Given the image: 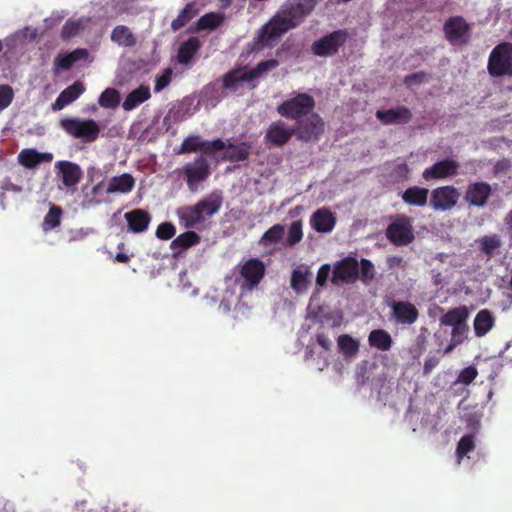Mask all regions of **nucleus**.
I'll return each instance as SVG.
<instances>
[{
    "label": "nucleus",
    "mask_w": 512,
    "mask_h": 512,
    "mask_svg": "<svg viewBox=\"0 0 512 512\" xmlns=\"http://www.w3.org/2000/svg\"><path fill=\"white\" fill-rule=\"evenodd\" d=\"M62 209L53 205L45 215L42 228L44 231H50L58 227L61 223Z\"/></svg>",
    "instance_id": "39"
},
{
    "label": "nucleus",
    "mask_w": 512,
    "mask_h": 512,
    "mask_svg": "<svg viewBox=\"0 0 512 512\" xmlns=\"http://www.w3.org/2000/svg\"><path fill=\"white\" fill-rule=\"evenodd\" d=\"M200 41L197 37H191L183 42L178 50V61L181 64H188L200 48Z\"/></svg>",
    "instance_id": "36"
},
{
    "label": "nucleus",
    "mask_w": 512,
    "mask_h": 512,
    "mask_svg": "<svg viewBox=\"0 0 512 512\" xmlns=\"http://www.w3.org/2000/svg\"><path fill=\"white\" fill-rule=\"evenodd\" d=\"M278 66L279 61L277 59H269L259 62L255 68L249 71L228 72L226 73V90L237 91L244 86L252 89L255 85L251 83L255 78L274 70Z\"/></svg>",
    "instance_id": "5"
},
{
    "label": "nucleus",
    "mask_w": 512,
    "mask_h": 512,
    "mask_svg": "<svg viewBox=\"0 0 512 512\" xmlns=\"http://www.w3.org/2000/svg\"><path fill=\"white\" fill-rule=\"evenodd\" d=\"M460 198L457 188L452 185L437 187L432 190L429 205L435 211L445 212L456 206Z\"/></svg>",
    "instance_id": "12"
},
{
    "label": "nucleus",
    "mask_w": 512,
    "mask_h": 512,
    "mask_svg": "<svg viewBox=\"0 0 512 512\" xmlns=\"http://www.w3.org/2000/svg\"><path fill=\"white\" fill-rule=\"evenodd\" d=\"M456 344H454L453 342H451V344L445 349L444 353H449L453 350L454 346Z\"/></svg>",
    "instance_id": "64"
},
{
    "label": "nucleus",
    "mask_w": 512,
    "mask_h": 512,
    "mask_svg": "<svg viewBox=\"0 0 512 512\" xmlns=\"http://www.w3.org/2000/svg\"><path fill=\"white\" fill-rule=\"evenodd\" d=\"M98 103L103 108H116L120 103V94L114 88H107L101 93Z\"/></svg>",
    "instance_id": "40"
},
{
    "label": "nucleus",
    "mask_w": 512,
    "mask_h": 512,
    "mask_svg": "<svg viewBox=\"0 0 512 512\" xmlns=\"http://www.w3.org/2000/svg\"><path fill=\"white\" fill-rule=\"evenodd\" d=\"M468 331L469 327L466 323L452 328L451 342L454 344H461L465 340Z\"/></svg>",
    "instance_id": "52"
},
{
    "label": "nucleus",
    "mask_w": 512,
    "mask_h": 512,
    "mask_svg": "<svg viewBox=\"0 0 512 512\" xmlns=\"http://www.w3.org/2000/svg\"><path fill=\"white\" fill-rule=\"evenodd\" d=\"M471 30V25L462 16H452L443 25L445 38L453 46L467 45L471 39Z\"/></svg>",
    "instance_id": "10"
},
{
    "label": "nucleus",
    "mask_w": 512,
    "mask_h": 512,
    "mask_svg": "<svg viewBox=\"0 0 512 512\" xmlns=\"http://www.w3.org/2000/svg\"><path fill=\"white\" fill-rule=\"evenodd\" d=\"M102 184H103V183H102V182H100V183H98L97 185H95V186L92 188V194H93V195L98 194V192H99V190H100V188H101Z\"/></svg>",
    "instance_id": "61"
},
{
    "label": "nucleus",
    "mask_w": 512,
    "mask_h": 512,
    "mask_svg": "<svg viewBox=\"0 0 512 512\" xmlns=\"http://www.w3.org/2000/svg\"><path fill=\"white\" fill-rule=\"evenodd\" d=\"M487 70L491 77H512V43L501 42L490 52Z\"/></svg>",
    "instance_id": "7"
},
{
    "label": "nucleus",
    "mask_w": 512,
    "mask_h": 512,
    "mask_svg": "<svg viewBox=\"0 0 512 512\" xmlns=\"http://www.w3.org/2000/svg\"><path fill=\"white\" fill-rule=\"evenodd\" d=\"M320 121L317 116L309 123L288 126L283 120H277L270 124L265 134V141L273 147H282L289 142L292 136L297 140L308 143L313 142V137L320 129Z\"/></svg>",
    "instance_id": "3"
},
{
    "label": "nucleus",
    "mask_w": 512,
    "mask_h": 512,
    "mask_svg": "<svg viewBox=\"0 0 512 512\" xmlns=\"http://www.w3.org/2000/svg\"><path fill=\"white\" fill-rule=\"evenodd\" d=\"M130 260L129 256L125 253H117L115 256V261L120 263H127Z\"/></svg>",
    "instance_id": "60"
},
{
    "label": "nucleus",
    "mask_w": 512,
    "mask_h": 512,
    "mask_svg": "<svg viewBox=\"0 0 512 512\" xmlns=\"http://www.w3.org/2000/svg\"><path fill=\"white\" fill-rule=\"evenodd\" d=\"M13 97V89L9 85H0V111L11 104Z\"/></svg>",
    "instance_id": "49"
},
{
    "label": "nucleus",
    "mask_w": 512,
    "mask_h": 512,
    "mask_svg": "<svg viewBox=\"0 0 512 512\" xmlns=\"http://www.w3.org/2000/svg\"><path fill=\"white\" fill-rule=\"evenodd\" d=\"M156 237L160 240H170L176 234V228L171 222H163L156 229Z\"/></svg>",
    "instance_id": "46"
},
{
    "label": "nucleus",
    "mask_w": 512,
    "mask_h": 512,
    "mask_svg": "<svg viewBox=\"0 0 512 512\" xmlns=\"http://www.w3.org/2000/svg\"><path fill=\"white\" fill-rule=\"evenodd\" d=\"M88 55V50L84 48H77L67 54H59L54 60L53 70L55 73L69 70L76 62L86 60Z\"/></svg>",
    "instance_id": "24"
},
{
    "label": "nucleus",
    "mask_w": 512,
    "mask_h": 512,
    "mask_svg": "<svg viewBox=\"0 0 512 512\" xmlns=\"http://www.w3.org/2000/svg\"><path fill=\"white\" fill-rule=\"evenodd\" d=\"M338 347L346 358H352L359 352V343L350 335L344 334L338 337Z\"/></svg>",
    "instance_id": "38"
},
{
    "label": "nucleus",
    "mask_w": 512,
    "mask_h": 512,
    "mask_svg": "<svg viewBox=\"0 0 512 512\" xmlns=\"http://www.w3.org/2000/svg\"><path fill=\"white\" fill-rule=\"evenodd\" d=\"M507 223L509 227L512 229V211L508 214Z\"/></svg>",
    "instance_id": "63"
},
{
    "label": "nucleus",
    "mask_w": 512,
    "mask_h": 512,
    "mask_svg": "<svg viewBox=\"0 0 512 512\" xmlns=\"http://www.w3.org/2000/svg\"><path fill=\"white\" fill-rule=\"evenodd\" d=\"M310 271L308 269L297 268L294 269L291 275V287L292 289L299 291L308 285V276Z\"/></svg>",
    "instance_id": "42"
},
{
    "label": "nucleus",
    "mask_w": 512,
    "mask_h": 512,
    "mask_svg": "<svg viewBox=\"0 0 512 512\" xmlns=\"http://www.w3.org/2000/svg\"><path fill=\"white\" fill-rule=\"evenodd\" d=\"M18 162L27 169H34L41 163H50L53 154L50 152H39L35 148H25L18 154Z\"/></svg>",
    "instance_id": "21"
},
{
    "label": "nucleus",
    "mask_w": 512,
    "mask_h": 512,
    "mask_svg": "<svg viewBox=\"0 0 512 512\" xmlns=\"http://www.w3.org/2000/svg\"><path fill=\"white\" fill-rule=\"evenodd\" d=\"M135 179L129 173L112 177L107 185L106 192L108 194L122 193L126 194L133 190Z\"/></svg>",
    "instance_id": "28"
},
{
    "label": "nucleus",
    "mask_w": 512,
    "mask_h": 512,
    "mask_svg": "<svg viewBox=\"0 0 512 512\" xmlns=\"http://www.w3.org/2000/svg\"><path fill=\"white\" fill-rule=\"evenodd\" d=\"M391 319L397 325L410 326L419 318V310L409 301H392L390 304Z\"/></svg>",
    "instance_id": "16"
},
{
    "label": "nucleus",
    "mask_w": 512,
    "mask_h": 512,
    "mask_svg": "<svg viewBox=\"0 0 512 512\" xmlns=\"http://www.w3.org/2000/svg\"><path fill=\"white\" fill-rule=\"evenodd\" d=\"M359 277V262L347 256L334 265L331 282L335 285L354 283Z\"/></svg>",
    "instance_id": "14"
},
{
    "label": "nucleus",
    "mask_w": 512,
    "mask_h": 512,
    "mask_svg": "<svg viewBox=\"0 0 512 512\" xmlns=\"http://www.w3.org/2000/svg\"><path fill=\"white\" fill-rule=\"evenodd\" d=\"M81 29V23L79 21H67L61 30V37L64 40H68L76 36Z\"/></svg>",
    "instance_id": "47"
},
{
    "label": "nucleus",
    "mask_w": 512,
    "mask_h": 512,
    "mask_svg": "<svg viewBox=\"0 0 512 512\" xmlns=\"http://www.w3.org/2000/svg\"><path fill=\"white\" fill-rule=\"evenodd\" d=\"M475 448L474 436L471 434L464 435L460 438L457 448L456 454L459 459H462L469 452L473 451Z\"/></svg>",
    "instance_id": "43"
},
{
    "label": "nucleus",
    "mask_w": 512,
    "mask_h": 512,
    "mask_svg": "<svg viewBox=\"0 0 512 512\" xmlns=\"http://www.w3.org/2000/svg\"><path fill=\"white\" fill-rule=\"evenodd\" d=\"M458 170L459 163L454 159L446 158L424 169L422 177L426 181L447 179L455 177Z\"/></svg>",
    "instance_id": "17"
},
{
    "label": "nucleus",
    "mask_w": 512,
    "mask_h": 512,
    "mask_svg": "<svg viewBox=\"0 0 512 512\" xmlns=\"http://www.w3.org/2000/svg\"><path fill=\"white\" fill-rule=\"evenodd\" d=\"M330 272H331V267L329 264H323L319 268V270L317 272V276H316V284L319 287L326 286Z\"/></svg>",
    "instance_id": "55"
},
{
    "label": "nucleus",
    "mask_w": 512,
    "mask_h": 512,
    "mask_svg": "<svg viewBox=\"0 0 512 512\" xmlns=\"http://www.w3.org/2000/svg\"><path fill=\"white\" fill-rule=\"evenodd\" d=\"M128 228L133 233L145 232L151 222L150 214L143 209H134L124 215Z\"/></svg>",
    "instance_id": "23"
},
{
    "label": "nucleus",
    "mask_w": 512,
    "mask_h": 512,
    "mask_svg": "<svg viewBox=\"0 0 512 512\" xmlns=\"http://www.w3.org/2000/svg\"><path fill=\"white\" fill-rule=\"evenodd\" d=\"M310 225L318 233H329L336 225V217L329 209L320 208L311 215Z\"/></svg>",
    "instance_id": "22"
},
{
    "label": "nucleus",
    "mask_w": 512,
    "mask_h": 512,
    "mask_svg": "<svg viewBox=\"0 0 512 512\" xmlns=\"http://www.w3.org/2000/svg\"><path fill=\"white\" fill-rule=\"evenodd\" d=\"M403 258L401 256H392L388 259V265L390 268L400 267L403 264Z\"/></svg>",
    "instance_id": "58"
},
{
    "label": "nucleus",
    "mask_w": 512,
    "mask_h": 512,
    "mask_svg": "<svg viewBox=\"0 0 512 512\" xmlns=\"http://www.w3.org/2000/svg\"><path fill=\"white\" fill-rule=\"evenodd\" d=\"M200 236L194 231H186L175 239L170 244V249L173 252V257L178 258L188 248L200 243Z\"/></svg>",
    "instance_id": "26"
},
{
    "label": "nucleus",
    "mask_w": 512,
    "mask_h": 512,
    "mask_svg": "<svg viewBox=\"0 0 512 512\" xmlns=\"http://www.w3.org/2000/svg\"><path fill=\"white\" fill-rule=\"evenodd\" d=\"M368 343L380 351H388L393 345L391 335L384 329H374L369 333Z\"/></svg>",
    "instance_id": "34"
},
{
    "label": "nucleus",
    "mask_w": 512,
    "mask_h": 512,
    "mask_svg": "<svg viewBox=\"0 0 512 512\" xmlns=\"http://www.w3.org/2000/svg\"><path fill=\"white\" fill-rule=\"evenodd\" d=\"M199 13V7L196 2H190L185 5L183 10L171 22V29L178 31L184 27L190 20H192Z\"/></svg>",
    "instance_id": "35"
},
{
    "label": "nucleus",
    "mask_w": 512,
    "mask_h": 512,
    "mask_svg": "<svg viewBox=\"0 0 512 512\" xmlns=\"http://www.w3.org/2000/svg\"><path fill=\"white\" fill-rule=\"evenodd\" d=\"M210 298H211V300H212L214 303H217V302L219 301V304H220V305H221V304L223 303V301H224L223 299H219V298H216V297H211V296H209V295L206 297V299H207V300H208V299H210Z\"/></svg>",
    "instance_id": "62"
},
{
    "label": "nucleus",
    "mask_w": 512,
    "mask_h": 512,
    "mask_svg": "<svg viewBox=\"0 0 512 512\" xmlns=\"http://www.w3.org/2000/svg\"><path fill=\"white\" fill-rule=\"evenodd\" d=\"M315 106L316 102L312 95L304 92H293L289 98L277 106L276 110L280 116L295 120L294 125H299V122L307 124L313 117L317 116L320 121V129L313 137V142H317L325 132V122L318 113L313 112Z\"/></svg>",
    "instance_id": "2"
},
{
    "label": "nucleus",
    "mask_w": 512,
    "mask_h": 512,
    "mask_svg": "<svg viewBox=\"0 0 512 512\" xmlns=\"http://www.w3.org/2000/svg\"><path fill=\"white\" fill-rule=\"evenodd\" d=\"M386 237L395 246H407L414 239L413 219L405 214L396 215L386 228Z\"/></svg>",
    "instance_id": "8"
},
{
    "label": "nucleus",
    "mask_w": 512,
    "mask_h": 512,
    "mask_svg": "<svg viewBox=\"0 0 512 512\" xmlns=\"http://www.w3.org/2000/svg\"><path fill=\"white\" fill-rule=\"evenodd\" d=\"M501 246V241L497 235L485 236L481 240V250L485 255L491 257L495 250Z\"/></svg>",
    "instance_id": "45"
},
{
    "label": "nucleus",
    "mask_w": 512,
    "mask_h": 512,
    "mask_svg": "<svg viewBox=\"0 0 512 512\" xmlns=\"http://www.w3.org/2000/svg\"><path fill=\"white\" fill-rule=\"evenodd\" d=\"M302 237V222L300 220L293 221L288 230L286 245L294 246L302 240Z\"/></svg>",
    "instance_id": "44"
},
{
    "label": "nucleus",
    "mask_w": 512,
    "mask_h": 512,
    "mask_svg": "<svg viewBox=\"0 0 512 512\" xmlns=\"http://www.w3.org/2000/svg\"><path fill=\"white\" fill-rule=\"evenodd\" d=\"M469 311L466 306H460L448 310L440 317V324L443 326H451L452 328L466 323Z\"/></svg>",
    "instance_id": "31"
},
{
    "label": "nucleus",
    "mask_w": 512,
    "mask_h": 512,
    "mask_svg": "<svg viewBox=\"0 0 512 512\" xmlns=\"http://www.w3.org/2000/svg\"><path fill=\"white\" fill-rule=\"evenodd\" d=\"M437 363H438V361L434 358L425 360V363H424L425 373L430 372L437 365Z\"/></svg>",
    "instance_id": "59"
},
{
    "label": "nucleus",
    "mask_w": 512,
    "mask_h": 512,
    "mask_svg": "<svg viewBox=\"0 0 512 512\" xmlns=\"http://www.w3.org/2000/svg\"><path fill=\"white\" fill-rule=\"evenodd\" d=\"M151 97L148 86L141 85L137 89L131 91L125 98L122 107L125 111H131Z\"/></svg>",
    "instance_id": "33"
},
{
    "label": "nucleus",
    "mask_w": 512,
    "mask_h": 512,
    "mask_svg": "<svg viewBox=\"0 0 512 512\" xmlns=\"http://www.w3.org/2000/svg\"><path fill=\"white\" fill-rule=\"evenodd\" d=\"M250 151L251 145L247 143L232 145L229 140H226V160L244 161L248 158Z\"/></svg>",
    "instance_id": "37"
},
{
    "label": "nucleus",
    "mask_w": 512,
    "mask_h": 512,
    "mask_svg": "<svg viewBox=\"0 0 512 512\" xmlns=\"http://www.w3.org/2000/svg\"><path fill=\"white\" fill-rule=\"evenodd\" d=\"M477 375V369L474 366H468L461 370V372L458 375L457 382L469 385L476 379Z\"/></svg>",
    "instance_id": "48"
},
{
    "label": "nucleus",
    "mask_w": 512,
    "mask_h": 512,
    "mask_svg": "<svg viewBox=\"0 0 512 512\" xmlns=\"http://www.w3.org/2000/svg\"><path fill=\"white\" fill-rule=\"evenodd\" d=\"M59 126L69 136L81 139L85 143L94 142L100 134V126L93 119L66 117L60 120Z\"/></svg>",
    "instance_id": "6"
},
{
    "label": "nucleus",
    "mask_w": 512,
    "mask_h": 512,
    "mask_svg": "<svg viewBox=\"0 0 512 512\" xmlns=\"http://www.w3.org/2000/svg\"><path fill=\"white\" fill-rule=\"evenodd\" d=\"M110 39L120 47L132 48L137 44V37L126 25H117L111 32Z\"/></svg>",
    "instance_id": "29"
},
{
    "label": "nucleus",
    "mask_w": 512,
    "mask_h": 512,
    "mask_svg": "<svg viewBox=\"0 0 512 512\" xmlns=\"http://www.w3.org/2000/svg\"><path fill=\"white\" fill-rule=\"evenodd\" d=\"M391 175L398 180H407L410 175V168L405 163H398L394 166Z\"/></svg>",
    "instance_id": "54"
},
{
    "label": "nucleus",
    "mask_w": 512,
    "mask_h": 512,
    "mask_svg": "<svg viewBox=\"0 0 512 512\" xmlns=\"http://www.w3.org/2000/svg\"><path fill=\"white\" fill-rule=\"evenodd\" d=\"M265 265L257 258L247 260L240 269L242 291H251L256 288L265 275Z\"/></svg>",
    "instance_id": "13"
},
{
    "label": "nucleus",
    "mask_w": 512,
    "mask_h": 512,
    "mask_svg": "<svg viewBox=\"0 0 512 512\" xmlns=\"http://www.w3.org/2000/svg\"><path fill=\"white\" fill-rule=\"evenodd\" d=\"M492 194L491 185L484 181L470 183L465 191L464 200L471 206L484 207Z\"/></svg>",
    "instance_id": "18"
},
{
    "label": "nucleus",
    "mask_w": 512,
    "mask_h": 512,
    "mask_svg": "<svg viewBox=\"0 0 512 512\" xmlns=\"http://www.w3.org/2000/svg\"><path fill=\"white\" fill-rule=\"evenodd\" d=\"M376 117L384 125L407 124L412 119V112L405 106H398L388 110H378Z\"/></svg>",
    "instance_id": "19"
},
{
    "label": "nucleus",
    "mask_w": 512,
    "mask_h": 512,
    "mask_svg": "<svg viewBox=\"0 0 512 512\" xmlns=\"http://www.w3.org/2000/svg\"><path fill=\"white\" fill-rule=\"evenodd\" d=\"M284 236V227L280 224H275L271 228H269L261 237L260 243L267 246L271 244H276L280 242V240Z\"/></svg>",
    "instance_id": "41"
},
{
    "label": "nucleus",
    "mask_w": 512,
    "mask_h": 512,
    "mask_svg": "<svg viewBox=\"0 0 512 512\" xmlns=\"http://www.w3.org/2000/svg\"><path fill=\"white\" fill-rule=\"evenodd\" d=\"M55 168L58 169L61 175L62 183L68 188L76 186L83 177L80 166L74 162L67 160L57 161Z\"/></svg>",
    "instance_id": "20"
},
{
    "label": "nucleus",
    "mask_w": 512,
    "mask_h": 512,
    "mask_svg": "<svg viewBox=\"0 0 512 512\" xmlns=\"http://www.w3.org/2000/svg\"><path fill=\"white\" fill-rule=\"evenodd\" d=\"M363 281H369L374 278V266L368 259L362 258L359 263V274Z\"/></svg>",
    "instance_id": "51"
},
{
    "label": "nucleus",
    "mask_w": 512,
    "mask_h": 512,
    "mask_svg": "<svg viewBox=\"0 0 512 512\" xmlns=\"http://www.w3.org/2000/svg\"><path fill=\"white\" fill-rule=\"evenodd\" d=\"M348 39V32L345 29H338L315 40L311 45V51L318 57H329L337 54L339 49L345 45Z\"/></svg>",
    "instance_id": "9"
},
{
    "label": "nucleus",
    "mask_w": 512,
    "mask_h": 512,
    "mask_svg": "<svg viewBox=\"0 0 512 512\" xmlns=\"http://www.w3.org/2000/svg\"><path fill=\"white\" fill-rule=\"evenodd\" d=\"M429 78L430 77L426 72L420 71L406 75L403 82L407 87H411L427 82Z\"/></svg>",
    "instance_id": "50"
},
{
    "label": "nucleus",
    "mask_w": 512,
    "mask_h": 512,
    "mask_svg": "<svg viewBox=\"0 0 512 512\" xmlns=\"http://www.w3.org/2000/svg\"><path fill=\"white\" fill-rule=\"evenodd\" d=\"M171 74H172V70L170 68H168L165 70V72L162 75L156 77L155 86H154L155 92L162 91L165 87H167L170 84Z\"/></svg>",
    "instance_id": "53"
},
{
    "label": "nucleus",
    "mask_w": 512,
    "mask_h": 512,
    "mask_svg": "<svg viewBox=\"0 0 512 512\" xmlns=\"http://www.w3.org/2000/svg\"><path fill=\"white\" fill-rule=\"evenodd\" d=\"M319 1L286 0L280 10L259 29L257 36L249 43V51L259 52L273 47L282 35L303 23Z\"/></svg>",
    "instance_id": "1"
},
{
    "label": "nucleus",
    "mask_w": 512,
    "mask_h": 512,
    "mask_svg": "<svg viewBox=\"0 0 512 512\" xmlns=\"http://www.w3.org/2000/svg\"><path fill=\"white\" fill-rule=\"evenodd\" d=\"M316 341L326 351H329L332 347L330 337L324 332H320L316 335Z\"/></svg>",
    "instance_id": "56"
},
{
    "label": "nucleus",
    "mask_w": 512,
    "mask_h": 512,
    "mask_svg": "<svg viewBox=\"0 0 512 512\" xmlns=\"http://www.w3.org/2000/svg\"><path fill=\"white\" fill-rule=\"evenodd\" d=\"M224 149V141L217 139L214 141H203L199 136L186 137L179 148L178 154L192 153L200 151L201 155H209L214 151Z\"/></svg>",
    "instance_id": "15"
},
{
    "label": "nucleus",
    "mask_w": 512,
    "mask_h": 512,
    "mask_svg": "<svg viewBox=\"0 0 512 512\" xmlns=\"http://www.w3.org/2000/svg\"><path fill=\"white\" fill-rule=\"evenodd\" d=\"M182 173L190 191L196 192L199 186L210 175V169L206 156L199 155L193 162L187 163Z\"/></svg>",
    "instance_id": "11"
},
{
    "label": "nucleus",
    "mask_w": 512,
    "mask_h": 512,
    "mask_svg": "<svg viewBox=\"0 0 512 512\" xmlns=\"http://www.w3.org/2000/svg\"><path fill=\"white\" fill-rule=\"evenodd\" d=\"M222 205L219 193H212L193 206H182L176 210L180 225L191 229L202 223L206 217L218 212Z\"/></svg>",
    "instance_id": "4"
},
{
    "label": "nucleus",
    "mask_w": 512,
    "mask_h": 512,
    "mask_svg": "<svg viewBox=\"0 0 512 512\" xmlns=\"http://www.w3.org/2000/svg\"><path fill=\"white\" fill-rule=\"evenodd\" d=\"M170 117H172L174 121L183 120L185 117V114L183 113V105H180L175 111H170L169 114L165 117V121Z\"/></svg>",
    "instance_id": "57"
},
{
    "label": "nucleus",
    "mask_w": 512,
    "mask_h": 512,
    "mask_svg": "<svg viewBox=\"0 0 512 512\" xmlns=\"http://www.w3.org/2000/svg\"><path fill=\"white\" fill-rule=\"evenodd\" d=\"M84 91V85L80 81H75L58 95L52 104V109L55 111L63 109L75 101Z\"/></svg>",
    "instance_id": "25"
},
{
    "label": "nucleus",
    "mask_w": 512,
    "mask_h": 512,
    "mask_svg": "<svg viewBox=\"0 0 512 512\" xmlns=\"http://www.w3.org/2000/svg\"><path fill=\"white\" fill-rule=\"evenodd\" d=\"M429 190L420 186H410L401 195L403 202L410 206L424 207L428 201Z\"/></svg>",
    "instance_id": "27"
},
{
    "label": "nucleus",
    "mask_w": 512,
    "mask_h": 512,
    "mask_svg": "<svg viewBox=\"0 0 512 512\" xmlns=\"http://www.w3.org/2000/svg\"><path fill=\"white\" fill-rule=\"evenodd\" d=\"M224 20V16L220 13L210 12L200 17L194 26L190 27L191 32L213 31L219 27Z\"/></svg>",
    "instance_id": "32"
},
{
    "label": "nucleus",
    "mask_w": 512,
    "mask_h": 512,
    "mask_svg": "<svg viewBox=\"0 0 512 512\" xmlns=\"http://www.w3.org/2000/svg\"><path fill=\"white\" fill-rule=\"evenodd\" d=\"M495 325V318L491 311L480 310L474 319V332L477 337L485 336Z\"/></svg>",
    "instance_id": "30"
}]
</instances>
